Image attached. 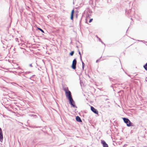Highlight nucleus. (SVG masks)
Masks as SVG:
<instances>
[{
  "mask_svg": "<svg viewBox=\"0 0 147 147\" xmlns=\"http://www.w3.org/2000/svg\"><path fill=\"white\" fill-rule=\"evenodd\" d=\"M76 121L78 122H81L82 120L80 117L78 116L76 117Z\"/></svg>",
  "mask_w": 147,
  "mask_h": 147,
  "instance_id": "nucleus-9",
  "label": "nucleus"
},
{
  "mask_svg": "<svg viewBox=\"0 0 147 147\" xmlns=\"http://www.w3.org/2000/svg\"><path fill=\"white\" fill-rule=\"evenodd\" d=\"M69 100V102L70 104L73 107H75V103L74 102L73 100L72 97H71V98H69L68 99Z\"/></svg>",
  "mask_w": 147,
  "mask_h": 147,
  "instance_id": "nucleus-3",
  "label": "nucleus"
},
{
  "mask_svg": "<svg viewBox=\"0 0 147 147\" xmlns=\"http://www.w3.org/2000/svg\"><path fill=\"white\" fill-rule=\"evenodd\" d=\"M3 134L1 129L0 128V141L2 142L3 140Z\"/></svg>",
  "mask_w": 147,
  "mask_h": 147,
  "instance_id": "nucleus-4",
  "label": "nucleus"
},
{
  "mask_svg": "<svg viewBox=\"0 0 147 147\" xmlns=\"http://www.w3.org/2000/svg\"><path fill=\"white\" fill-rule=\"evenodd\" d=\"M82 67H83V68H84V63L83 62H82Z\"/></svg>",
  "mask_w": 147,
  "mask_h": 147,
  "instance_id": "nucleus-15",
  "label": "nucleus"
},
{
  "mask_svg": "<svg viewBox=\"0 0 147 147\" xmlns=\"http://www.w3.org/2000/svg\"><path fill=\"white\" fill-rule=\"evenodd\" d=\"M30 66H31V67H32V64H30Z\"/></svg>",
  "mask_w": 147,
  "mask_h": 147,
  "instance_id": "nucleus-17",
  "label": "nucleus"
},
{
  "mask_svg": "<svg viewBox=\"0 0 147 147\" xmlns=\"http://www.w3.org/2000/svg\"><path fill=\"white\" fill-rule=\"evenodd\" d=\"M123 119L124 122L126 124L127 126L129 127L131 126V123L128 119L125 118H123Z\"/></svg>",
  "mask_w": 147,
  "mask_h": 147,
  "instance_id": "nucleus-1",
  "label": "nucleus"
},
{
  "mask_svg": "<svg viewBox=\"0 0 147 147\" xmlns=\"http://www.w3.org/2000/svg\"><path fill=\"white\" fill-rule=\"evenodd\" d=\"M74 53V51H72L70 53V55L71 56L73 55Z\"/></svg>",
  "mask_w": 147,
  "mask_h": 147,
  "instance_id": "nucleus-13",
  "label": "nucleus"
},
{
  "mask_svg": "<svg viewBox=\"0 0 147 147\" xmlns=\"http://www.w3.org/2000/svg\"><path fill=\"white\" fill-rule=\"evenodd\" d=\"M64 90L65 92V93H67L68 92V91H69L68 90L67 88H65L64 89Z\"/></svg>",
  "mask_w": 147,
  "mask_h": 147,
  "instance_id": "nucleus-10",
  "label": "nucleus"
},
{
  "mask_svg": "<svg viewBox=\"0 0 147 147\" xmlns=\"http://www.w3.org/2000/svg\"><path fill=\"white\" fill-rule=\"evenodd\" d=\"M101 142L102 144L103 147H109L107 144L104 141L101 140Z\"/></svg>",
  "mask_w": 147,
  "mask_h": 147,
  "instance_id": "nucleus-7",
  "label": "nucleus"
},
{
  "mask_svg": "<svg viewBox=\"0 0 147 147\" xmlns=\"http://www.w3.org/2000/svg\"><path fill=\"white\" fill-rule=\"evenodd\" d=\"M92 20H93L92 19H90V20L89 21V22H91L92 21Z\"/></svg>",
  "mask_w": 147,
  "mask_h": 147,
  "instance_id": "nucleus-14",
  "label": "nucleus"
},
{
  "mask_svg": "<svg viewBox=\"0 0 147 147\" xmlns=\"http://www.w3.org/2000/svg\"><path fill=\"white\" fill-rule=\"evenodd\" d=\"M74 9H73L71 12V20H73V19L74 17Z\"/></svg>",
  "mask_w": 147,
  "mask_h": 147,
  "instance_id": "nucleus-8",
  "label": "nucleus"
},
{
  "mask_svg": "<svg viewBox=\"0 0 147 147\" xmlns=\"http://www.w3.org/2000/svg\"><path fill=\"white\" fill-rule=\"evenodd\" d=\"M79 54L80 55L81 58V53H80V51H79Z\"/></svg>",
  "mask_w": 147,
  "mask_h": 147,
  "instance_id": "nucleus-16",
  "label": "nucleus"
},
{
  "mask_svg": "<svg viewBox=\"0 0 147 147\" xmlns=\"http://www.w3.org/2000/svg\"><path fill=\"white\" fill-rule=\"evenodd\" d=\"M66 96L68 98V99H69V98H71L72 97L71 95V92L70 91H68V92L65 93Z\"/></svg>",
  "mask_w": 147,
  "mask_h": 147,
  "instance_id": "nucleus-5",
  "label": "nucleus"
},
{
  "mask_svg": "<svg viewBox=\"0 0 147 147\" xmlns=\"http://www.w3.org/2000/svg\"><path fill=\"white\" fill-rule=\"evenodd\" d=\"M144 67L146 70H147V63L144 66Z\"/></svg>",
  "mask_w": 147,
  "mask_h": 147,
  "instance_id": "nucleus-11",
  "label": "nucleus"
},
{
  "mask_svg": "<svg viewBox=\"0 0 147 147\" xmlns=\"http://www.w3.org/2000/svg\"><path fill=\"white\" fill-rule=\"evenodd\" d=\"M91 111H92L94 113L96 114H98V111H97V110L93 107H91Z\"/></svg>",
  "mask_w": 147,
  "mask_h": 147,
  "instance_id": "nucleus-6",
  "label": "nucleus"
},
{
  "mask_svg": "<svg viewBox=\"0 0 147 147\" xmlns=\"http://www.w3.org/2000/svg\"><path fill=\"white\" fill-rule=\"evenodd\" d=\"M77 61L76 59H74L72 62L71 67L73 69H75L76 68V64Z\"/></svg>",
  "mask_w": 147,
  "mask_h": 147,
  "instance_id": "nucleus-2",
  "label": "nucleus"
},
{
  "mask_svg": "<svg viewBox=\"0 0 147 147\" xmlns=\"http://www.w3.org/2000/svg\"><path fill=\"white\" fill-rule=\"evenodd\" d=\"M39 30H40L41 32H42V33H44V31L42 30L41 29L39 28H37Z\"/></svg>",
  "mask_w": 147,
  "mask_h": 147,
  "instance_id": "nucleus-12",
  "label": "nucleus"
}]
</instances>
